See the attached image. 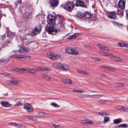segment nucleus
Here are the masks:
<instances>
[{
	"mask_svg": "<svg viewBox=\"0 0 128 128\" xmlns=\"http://www.w3.org/2000/svg\"><path fill=\"white\" fill-rule=\"evenodd\" d=\"M74 2H75L76 6H80L82 8H84L85 7L84 3L80 0H78L73 1L72 2L74 4Z\"/></svg>",
	"mask_w": 128,
	"mask_h": 128,
	"instance_id": "obj_9",
	"label": "nucleus"
},
{
	"mask_svg": "<svg viewBox=\"0 0 128 128\" xmlns=\"http://www.w3.org/2000/svg\"><path fill=\"white\" fill-rule=\"evenodd\" d=\"M27 72L30 73H31L33 74H36L37 73V72L36 70L33 69L28 68V70H26Z\"/></svg>",
	"mask_w": 128,
	"mask_h": 128,
	"instance_id": "obj_19",
	"label": "nucleus"
},
{
	"mask_svg": "<svg viewBox=\"0 0 128 128\" xmlns=\"http://www.w3.org/2000/svg\"><path fill=\"white\" fill-rule=\"evenodd\" d=\"M48 75L47 74H44L43 75V77L45 79V78L47 76H48Z\"/></svg>",
	"mask_w": 128,
	"mask_h": 128,
	"instance_id": "obj_52",
	"label": "nucleus"
},
{
	"mask_svg": "<svg viewBox=\"0 0 128 128\" xmlns=\"http://www.w3.org/2000/svg\"><path fill=\"white\" fill-rule=\"evenodd\" d=\"M64 8L70 12L74 8V6L70 2H67L64 4Z\"/></svg>",
	"mask_w": 128,
	"mask_h": 128,
	"instance_id": "obj_3",
	"label": "nucleus"
},
{
	"mask_svg": "<svg viewBox=\"0 0 128 128\" xmlns=\"http://www.w3.org/2000/svg\"><path fill=\"white\" fill-rule=\"evenodd\" d=\"M107 113L106 112H103V116L104 115H106L107 114Z\"/></svg>",
	"mask_w": 128,
	"mask_h": 128,
	"instance_id": "obj_56",
	"label": "nucleus"
},
{
	"mask_svg": "<svg viewBox=\"0 0 128 128\" xmlns=\"http://www.w3.org/2000/svg\"><path fill=\"white\" fill-rule=\"evenodd\" d=\"M104 68L105 69L109 70H115V68L114 67H110V66H102V68L103 69Z\"/></svg>",
	"mask_w": 128,
	"mask_h": 128,
	"instance_id": "obj_20",
	"label": "nucleus"
},
{
	"mask_svg": "<svg viewBox=\"0 0 128 128\" xmlns=\"http://www.w3.org/2000/svg\"><path fill=\"white\" fill-rule=\"evenodd\" d=\"M10 83L11 85H13V84L15 85L18 84V82L17 80H14L11 81Z\"/></svg>",
	"mask_w": 128,
	"mask_h": 128,
	"instance_id": "obj_30",
	"label": "nucleus"
},
{
	"mask_svg": "<svg viewBox=\"0 0 128 128\" xmlns=\"http://www.w3.org/2000/svg\"><path fill=\"white\" fill-rule=\"evenodd\" d=\"M13 70L14 71H15L17 72H19L20 71V69L18 68H14Z\"/></svg>",
	"mask_w": 128,
	"mask_h": 128,
	"instance_id": "obj_48",
	"label": "nucleus"
},
{
	"mask_svg": "<svg viewBox=\"0 0 128 128\" xmlns=\"http://www.w3.org/2000/svg\"><path fill=\"white\" fill-rule=\"evenodd\" d=\"M67 53L70 54H74L77 55L78 53V51L74 48H67L66 50Z\"/></svg>",
	"mask_w": 128,
	"mask_h": 128,
	"instance_id": "obj_6",
	"label": "nucleus"
},
{
	"mask_svg": "<svg viewBox=\"0 0 128 128\" xmlns=\"http://www.w3.org/2000/svg\"><path fill=\"white\" fill-rule=\"evenodd\" d=\"M13 57L14 58H16L19 59H21L22 58L21 56L19 55H14L13 56Z\"/></svg>",
	"mask_w": 128,
	"mask_h": 128,
	"instance_id": "obj_36",
	"label": "nucleus"
},
{
	"mask_svg": "<svg viewBox=\"0 0 128 128\" xmlns=\"http://www.w3.org/2000/svg\"><path fill=\"white\" fill-rule=\"evenodd\" d=\"M52 125L54 126L55 128H59L60 127L59 125H56L54 124H52Z\"/></svg>",
	"mask_w": 128,
	"mask_h": 128,
	"instance_id": "obj_45",
	"label": "nucleus"
},
{
	"mask_svg": "<svg viewBox=\"0 0 128 128\" xmlns=\"http://www.w3.org/2000/svg\"><path fill=\"white\" fill-rule=\"evenodd\" d=\"M112 57H114L113 60H114L115 62H121L122 61V60L118 57L113 56V55Z\"/></svg>",
	"mask_w": 128,
	"mask_h": 128,
	"instance_id": "obj_22",
	"label": "nucleus"
},
{
	"mask_svg": "<svg viewBox=\"0 0 128 128\" xmlns=\"http://www.w3.org/2000/svg\"><path fill=\"white\" fill-rule=\"evenodd\" d=\"M120 122L119 119L115 120H114V124H118Z\"/></svg>",
	"mask_w": 128,
	"mask_h": 128,
	"instance_id": "obj_33",
	"label": "nucleus"
},
{
	"mask_svg": "<svg viewBox=\"0 0 128 128\" xmlns=\"http://www.w3.org/2000/svg\"><path fill=\"white\" fill-rule=\"evenodd\" d=\"M17 2L19 4H20L22 2L21 0H19L18 1H17Z\"/></svg>",
	"mask_w": 128,
	"mask_h": 128,
	"instance_id": "obj_55",
	"label": "nucleus"
},
{
	"mask_svg": "<svg viewBox=\"0 0 128 128\" xmlns=\"http://www.w3.org/2000/svg\"><path fill=\"white\" fill-rule=\"evenodd\" d=\"M27 117L28 119L30 120H36V117L32 116H28Z\"/></svg>",
	"mask_w": 128,
	"mask_h": 128,
	"instance_id": "obj_25",
	"label": "nucleus"
},
{
	"mask_svg": "<svg viewBox=\"0 0 128 128\" xmlns=\"http://www.w3.org/2000/svg\"><path fill=\"white\" fill-rule=\"evenodd\" d=\"M45 79L47 80H50L51 79V78L50 76H48L46 77L45 78Z\"/></svg>",
	"mask_w": 128,
	"mask_h": 128,
	"instance_id": "obj_44",
	"label": "nucleus"
},
{
	"mask_svg": "<svg viewBox=\"0 0 128 128\" xmlns=\"http://www.w3.org/2000/svg\"><path fill=\"white\" fill-rule=\"evenodd\" d=\"M120 125H118L117 127H118V128H120L122 127V126H120Z\"/></svg>",
	"mask_w": 128,
	"mask_h": 128,
	"instance_id": "obj_61",
	"label": "nucleus"
},
{
	"mask_svg": "<svg viewBox=\"0 0 128 128\" xmlns=\"http://www.w3.org/2000/svg\"><path fill=\"white\" fill-rule=\"evenodd\" d=\"M38 115L39 116H46V114L42 112H40L38 113Z\"/></svg>",
	"mask_w": 128,
	"mask_h": 128,
	"instance_id": "obj_31",
	"label": "nucleus"
},
{
	"mask_svg": "<svg viewBox=\"0 0 128 128\" xmlns=\"http://www.w3.org/2000/svg\"><path fill=\"white\" fill-rule=\"evenodd\" d=\"M54 67L56 68H62L65 70H68L69 69V67L68 66L61 63L55 64Z\"/></svg>",
	"mask_w": 128,
	"mask_h": 128,
	"instance_id": "obj_2",
	"label": "nucleus"
},
{
	"mask_svg": "<svg viewBox=\"0 0 128 128\" xmlns=\"http://www.w3.org/2000/svg\"><path fill=\"white\" fill-rule=\"evenodd\" d=\"M0 103L2 106L6 107H11L12 106V105L10 104L9 103L7 102L4 101H1L0 102Z\"/></svg>",
	"mask_w": 128,
	"mask_h": 128,
	"instance_id": "obj_16",
	"label": "nucleus"
},
{
	"mask_svg": "<svg viewBox=\"0 0 128 128\" xmlns=\"http://www.w3.org/2000/svg\"><path fill=\"white\" fill-rule=\"evenodd\" d=\"M36 44V43L34 42H31L28 44V47L30 49V48H34V46Z\"/></svg>",
	"mask_w": 128,
	"mask_h": 128,
	"instance_id": "obj_21",
	"label": "nucleus"
},
{
	"mask_svg": "<svg viewBox=\"0 0 128 128\" xmlns=\"http://www.w3.org/2000/svg\"><path fill=\"white\" fill-rule=\"evenodd\" d=\"M102 54L103 55L105 56H113V55L112 54L108 53V52H106L104 51H102Z\"/></svg>",
	"mask_w": 128,
	"mask_h": 128,
	"instance_id": "obj_26",
	"label": "nucleus"
},
{
	"mask_svg": "<svg viewBox=\"0 0 128 128\" xmlns=\"http://www.w3.org/2000/svg\"><path fill=\"white\" fill-rule=\"evenodd\" d=\"M9 124H10L13 125H14L16 126L19 127H22V125L21 124L18 123L11 122L9 123Z\"/></svg>",
	"mask_w": 128,
	"mask_h": 128,
	"instance_id": "obj_29",
	"label": "nucleus"
},
{
	"mask_svg": "<svg viewBox=\"0 0 128 128\" xmlns=\"http://www.w3.org/2000/svg\"><path fill=\"white\" fill-rule=\"evenodd\" d=\"M2 60H3V62H8L9 60H7L5 59H4Z\"/></svg>",
	"mask_w": 128,
	"mask_h": 128,
	"instance_id": "obj_50",
	"label": "nucleus"
},
{
	"mask_svg": "<svg viewBox=\"0 0 128 128\" xmlns=\"http://www.w3.org/2000/svg\"><path fill=\"white\" fill-rule=\"evenodd\" d=\"M59 3V0H49V6L51 8L54 9L58 6Z\"/></svg>",
	"mask_w": 128,
	"mask_h": 128,
	"instance_id": "obj_4",
	"label": "nucleus"
},
{
	"mask_svg": "<svg viewBox=\"0 0 128 128\" xmlns=\"http://www.w3.org/2000/svg\"><path fill=\"white\" fill-rule=\"evenodd\" d=\"M24 107L28 112H31L33 110V107L29 104H25L24 105Z\"/></svg>",
	"mask_w": 128,
	"mask_h": 128,
	"instance_id": "obj_11",
	"label": "nucleus"
},
{
	"mask_svg": "<svg viewBox=\"0 0 128 128\" xmlns=\"http://www.w3.org/2000/svg\"><path fill=\"white\" fill-rule=\"evenodd\" d=\"M78 36V33H75L74 34L70 35L68 36L67 38V39L68 40H70L75 38Z\"/></svg>",
	"mask_w": 128,
	"mask_h": 128,
	"instance_id": "obj_17",
	"label": "nucleus"
},
{
	"mask_svg": "<svg viewBox=\"0 0 128 128\" xmlns=\"http://www.w3.org/2000/svg\"><path fill=\"white\" fill-rule=\"evenodd\" d=\"M11 70H12L13 71H14L13 70H14V69H12V68H11Z\"/></svg>",
	"mask_w": 128,
	"mask_h": 128,
	"instance_id": "obj_64",
	"label": "nucleus"
},
{
	"mask_svg": "<svg viewBox=\"0 0 128 128\" xmlns=\"http://www.w3.org/2000/svg\"><path fill=\"white\" fill-rule=\"evenodd\" d=\"M74 92H76L78 93H82L83 92V91L82 90H74Z\"/></svg>",
	"mask_w": 128,
	"mask_h": 128,
	"instance_id": "obj_41",
	"label": "nucleus"
},
{
	"mask_svg": "<svg viewBox=\"0 0 128 128\" xmlns=\"http://www.w3.org/2000/svg\"><path fill=\"white\" fill-rule=\"evenodd\" d=\"M100 76L102 77H105L106 78V75L104 74H100Z\"/></svg>",
	"mask_w": 128,
	"mask_h": 128,
	"instance_id": "obj_53",
	"label": "nucleus"
},
{
	"mask_svg": "<svg viewBox=\"0 0 128 128\" xmlns=\"http://www.w3.org/2000/svg\"><path fill=\"white\" fill-rule=\"evenodd\" d=\"M118 44L120 47H126L128 48V44H125L123 43H118Z\"/></svg>",
	"mask_w": 128,
	"mask_h": 128,
	"instance_id": "obj_28",
	"label": "nucleus"
},
{
	"mask_svg": "<svg viewBox=\"0 0 128 128\" xmlns=\"http://www.w3.org/2000/svg\"><path fill=\"white\" fill-rule=\"evenodd\" d=\"M0 74H3V75H4V76H7V74H6V73H0Z\"/></svg>",
	"mask_w": 128,
	"mask_h": 128,
	"instance_id": "obj_59",
	"label": "nucleus"
},
{
	"mask_svg": "<svg viewBox=\"0 0 128 128\" xmlns=\"http://www.w3.org/2000/svg\"><path fill=\"white\" fill-rule=\"evenodd\" d=\"M36 71L38 70H41L44 71H50V68H47L42 67H37L36 68Z\"/></svg>",
	"mask_w": 128,
	"mask_h": 128,
	"instance_id": "obj_15",
	"label": "nucleus"
},
{
	"mask_svg": "<svg viewBox=\"0 0 128 128\" xmlns=\"http://www.w3.org/2000/svg\"><path fill=\"white\" fill-rule=\"evenodd\" d=\"M98 113L99 114L102 115L103 116V112H98Z\"/></svg>",
	"mask_w": 128,
	"mask_h": 128,
	"instance_id": "obj_57",
	"label": "nucleus"
},
{
	"mask_svg": "<svg viewBox=\"0 0 128 128\" xmlns=\"http://www.w3.org/2000/svg\"><path fill=\"white\" fill-rule=\"evenodd\" d=\"M50 104L52 105L53 106L55 107H56L58 106L54 102Z\"/></svg>",
	"mask_w": 128,
	"mask_h": 128,
	"instance_id": "obj_40",
	"label": "nucleus"
},
{
	"mask_svg": "<svg viewBox=\"0 0 128 128\" xmlns=\"http://www.w3.org/2000/svg\"><path fill=\"white\" fill-rule=\"evenodd\" d=\"M122 106H117L116 107V109L118 110H121V108H121Z\"/></svg>",
	"mask_w": 128,
	"mask_h": 128,
	"instance_id": "obj_46",
	"label": "nucleus"
},
{
	"mask_svg": "<svg viewBox=\"0 0 128 128\" xmlns=\"http://www.w3.org/2000/svg\"><path fill=\"white\" fill-rule=\"evenodd\" d=\"M98 46L102 50L104 46L98 44Z\"/></svg>",
	"mask_w": 128,
	"mask_h": 128,
	"instance_id": "obj_43",
	"label": "nucleus"
},
{
	"mask_svg": "<svg viewBox=\"0 0 128 128\" xmlns=\"http://www.w3.org/2000/svg\"><path fill=\"white\" fill-rule=\"evenodd\" d=\"M57 20L58 22L57 23V25L59 26L60 27L62 28L64 25V19L60 15H58L54 16L53 15H50L48 17V24H51L52 26L56 24V20Z\"/></svg>",
	"mask_w": 128,
	"mask_h": 128,
	"instance_id": "obj_1",
	"label": "nucleus"
},
{
	"mask_svg": "<svg viewBox=\"0 0 128 128\" xmlns=\"http://www.w3.org/2000/svg\"><path fill=\"white\" fill-rule=\"evenodd\" d=\"M2 62H3L2 60H0V64L2 63Z\"/></svg>",
	"mask_w": 128,
	"mask_h": 128,
	"instance_id": "obj_60",
	"label": "nucleus"
},
{
	"mask_svg": "<svg viewBox=\"0 0 128 128\" xmlns=\"http://www.w3.org/2000/svg\"><path fill=\"white\" fill-rule=\"evenodd\" d=\"M98 102L101 104H105L106 102V101L105 100H100L98 101Z\"/></svg>",
	"mask_w": 128,
	"mask_h": 128,
	"instance_id": "obj_35",
	"label": "nucleus"
},
{
	"mask_svg": "<svg viewBox=\"0 0 128 128\" xmlns=\"http://www.w3.org/2000/svg\"><path fill=\"white\" fill-rule=\"evenodd\" d=\"M125 0H120L118 3V6L121 9L124 8L125 6Z\"/></svg>",
	"mask_w": 128,
	"mask_h": 128,
	"instance_id": "obj_12",
	"label": "nucleus"
},
{
	"mask_svg": "<svg viewBox=\"0 0 128 128\" xmlns=\"http://www.w3.org/2000/svg\"><path fill=\"white\" fill-rule=\"evenodd\" d=\"M116 85L118 87H122L124 85L123 84L121 83H117L116 84Z\"/></svg>",
	"mask_w": 128,
	"mask_h": 128,
	"instance_id": "obj_34",
	"label": "nucleus"
},
{
	"mask_svg": "<svg viewBox=\"0 0 128 128\" xmlns=\"http://www.w3.org/2000/svg\"><path fill=\"white\" fill-rule=\"evenodd\" d=\"M77 72L79 73L82 74H83L85 75H88L89 74L88 72L86 71H84L83 70H77Z\"/></svg>",
	"mask_w": 128,
	"mask_h": 128,
	"instance_id": "obj_23",
	"label": "nucleus"
},
{
	"mask_svg": "<svg viewBox=\"0 0 128 128\" xmlns=\"http://www.w3.org/2000/svg\"><path fill=\"white\" fill-rule=\"evenodd\" d=\"M121 110H122L123 111H127L128 110V109L127 108H126L125 107H122V106L121 108Z\"/></svg>",
	"mask_w": 128,
	"mask_h": 128,
	"instance_id": "obj_37",
	"label": "nucleus"
},
{
	"mask_svg": "<svg viewBox=\"0 0 128 128\" xmlns=\"http://www.w3.org/2000/svg\"><path fill=\"white\" fill-rule=\"evenodd\" d=\"M16 105L18 106H21L22 105V104L20 102H19L17 103Z\"/></svg>",
	"mask_w": 128,
	"mask_h": 128,
	"instance_id": "obj_47",
	"label": "nucleus"
},
{
	"mask_svg": "<svg viewBox=\"0 0 128 128\" xmlns=\"http://www.w3.org/2000/svg\"><path fill=\"white\" fill-rule=\"evenodd\" d=\"M80 14L82 16L85 17L86 18H89L91 16V14L88 12H86L84 13L81 12Z\"/></svg>",
	"mask_w": 128,
	"mask_h": 128,
	"instance_id": "obj_13",
	"label": "nucleus"
},
{
	"mask_svg": "<svg viewBox=\"0 0 128 128\" xmlns=\"http://www.w3.org/2000/svg\"><path fill=\"white\" fill-rule=\"evenodd\" d=\"M103 49L102 50L105 51H108L109 50V49L106 46H104Z\"/></svg>",
	"mask_w": 128,
	"mask_h": 128,
	"instance_id": "obj_42",
	"label": "nucleus"
},
{
	"mask_svg": "<svg viewBox=\"0 0 128 128\" xmlns=\"http://www.w3.org/2000/svg\"><path fill=\"white\" fill-rule=\"evenodd\" d=\"M114 24H115L117 25L118 26H119V24L117 22H114Z\"/></svg>",
	"mask_w": 128,
	"mask_h": 128,
	"instance_id": "obj_58",
	"label": "nucleus"
},
{
	"mask_svg": "<svg viewBox=\"0 0 128 128\" xmlns=\"http://www.w3.org/2000/svg\"><path fill=\"white\" fill-rule=\"evenodd\" d=\"M116 15V12L114 11H112L109 12L107 16L109 18L112 19H117L118 18Z\"/></svg>",
	"mask_w": 128,
	"mask_h": 128,
	"instance_id": "obj_10",
	"label": "nucleus"
},
{
	"mask_svg": "<svg viewBox=\"0 0 128 128\" xmlns=\"http://www.w3.org/2000/svg\"><path fill=\"white\" fill-rule=\"evenodd\" d=\"M42 26V25L40 24L38 25V26H36L34 30H33L32 32V34L34 35L37 34L38 32L41 31Z\"/></svg>",
	"mask_w": 128,
	"mask_h": 128,
	"instance_id": "obj_8",
	"label": "nucleus"
},
{
	"mask_svg": "<svg viewBox=\"0 0 128 128\" xmlns=\"http://www.w3.org/2000/svg\"><path fill=\"white\" fill-rule=\"evenodd\" d=\"M120 126H122V128H126L128 126V125L126 124H121Z\"/></svg>",
	"mask_w": 128,
	"mask_h": 128,
	"instance_id": "obj_38",
	"label": "nucleus"
},
{
	"mask_svg": "<svg viewBox=\"0 0 128 128\" xmlns=\"http://www.w3.org/2000/svg\"><path fill=\"white\" fill-rule=\"evenodd\" d=\"M80 123L82 124H93V122L92 121L88 120L85 119L80 120Z\"/></svg>",
	"mask_w": 128,
	"mask_h": 128,
	"instance_id": "obj_14",
	"label": "nucleus"
},
{
	"mask_svg": "<svg viewBox=\"0 0 128 128\" xmlns=\"http://www.w3.org/2000/svg\"><path fill=\"white\" fill-rule=\"evenodd\" d=\"M47 56L52 60H55L58 59L59 56L56 54H54L53 53L48 54Z\"/></svg>",
	"mask_w": 128,
	"mask_h": 128,
	"instance_id": "obj_7",
	"label": "nucleus"
},
{
	"mask_svg": "<svg viewBox=\"0 0 128 128\" xmlns=\"http://www.w3.org/2000/svg\"><path fill=\"white\" fill-rule=\"evenodd\" d=\"M26 14L27 15V16H26V18H28L29 16L30 15V14L28 12L26 13Z\"/></svg>",
	"mask_w": 128,
	"mask_h": 128,
	"instance_id": "obj_49",
	"label": "nucleus"
},
{
	"mask_svg": "<svg viewBox=\"0 0 128 128\" xmlns=\"http://www.w3.org/2000/svg\"><path fill=\"white\" fill-rule=\"evenodd\" d=\"M28 68H22L20 69V72H24V71H26L27 72L26 70H28Z\"/></svg>",
	"mask_w": 128,
	"mask_h": 128,
	"instance_id": "obj_39",
	"label": "nucleus"
},
{
	"mask_svg": "<svg viewBox=\"0 0 128 128\" xmlns=\"http://www.w3.org/2000/svg\"><path fill=\"white\" fill-rule=\"evenodd\" d=\"M4 96H3V97L6 98V97L8 95V94H4Z\"/></svg>",
	"mask_w": 128,
	"mask_h": 128,
	"instance_id": "obj_54",
	"label": "nucleus"
},
{
	"mask_svg": "<svg viewBox=\"0 0 128 128\" xmlns=\"http://www.w3.org/2000/svg\"><path fill=\"white\" fill-rule=\"evenodd\" d=\"M123 10H118L117 12L118 14L122 17L123 16Z\"/></svg>",
	"mask_w": 128,
	"mask_h": 128,
	"instance_id": "obj_24",
	"label": "nucleus"
},
{
	"mask_svg": "<svg viewBox=\"0 0 128 128\" xmlns=\"http://www.w3.org/2000/svg\"><path fill=\"white\" fill-rule=\"evenodd\" d=\"M18 51L20 52H28L29 50L28 48L26 47H22L21 50H19Z\"/></svg>",
	"mask_w": 128,
	"mask_h": 128,
	"instance_id": "obj_18",
	"label": "nucleus"
},
{
	"mask_svg": "<svg viewBox=\"0 0 128 128\" xmlns=\"http://www.w3.org/2000/svg\"><path fill=\"white\" fill-rule=\"evenodd\" d=\"M46 31L49 34L54 35L56 34L58 30L55 28L50 26L48 28Z\"/></svg>",
	"mask_w": 128,
	"mask_h": 128,
	"instance_id": "obj_5",
	"label": "nucleus"
},
{
	"mask_svg": "<svg viewBox=\"0 0 128 128\" xmlns=\"http://www.w3.org/2000/svg\"><path fill=\"white\" fill-rule=\"evenodd\" d=\"M103 95L102 94L100 95V94H96V98H98L100 96H102Z\"/></svg>",
	"mask_w": 128,
	"mask_h": 128,
	"instance_id": "obj_51",
	"label": "nucleus"
},
{
	"mask_svg": "<svg viewBox=\"0 0 128 128\" xmlns=\"http://www.w3.org/2000/svg\"><path fill=\"white\" fill-rule=\"evenodd\" d=\"M126 16L127 18L128 19V14H127V13L126 14Z\"/></svg>",
	"mask_w": 128,
	"mask_h": 128,
	"instance_id": "obj_63",
	"label": "nucleus"
},
{
	"mask_svg": "<svg viewBox=\"0 0 128 128\" xmlns=\"http://www.w3.org/2000/svg\"><path fill=\"white\" fill-rule=\"evenodd\" d=\"M109 120V119L108 117L105 116L104 118L103 122H107Z\"/></svg>",
	"mask_w": 128,
	"mask_h": 128,
	"instance_id": "obj_32",
	"label": "nucleus"
},
{
	"mask_svg": "<svg viewBox=\"0 0 128 128\" xmlns=\"http://www.w3.org/2000/svg\"><path fill=\"white\" fill-rule=\"evenodd\" d=\"M64 82L65 84H69L71 83V82L70 80L66 79L64 80Z\"/></svg>",
	"mask_w": 128,
	"mask_h": 128,
	"instance_id": "obj_27",
	"label": "nucleus"
},
{
	"mask_svg": "<svg viewBox=\"0 0 128 128\" xmlns=\"http://www.w3.org/2000/svg\"><path fill=\"white\" fill-rule=\"evenodd\" d=\"M100 60V59L99 58H96V62Z\"/></svg>",
	"mask_w": 128,
	"mask_h": 128,
	"instance_id": "obj_62",
	"label": "nucleus"
}]
</instances>
